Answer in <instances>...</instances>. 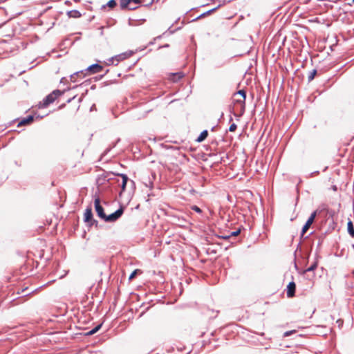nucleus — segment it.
Segmentation results:
<instances>
[{
    "instance_id": "nucleus-12",
    "label": "nucleus",
    "mask_w": 354,
    "mask_h": 354,
    "mask_svg": "<svg viewBox=\"0 0 354 354\" xmlns=\"http://www.w3.org/2000/svg\"><path fill=\"white\" fill-rule=\"evenodd\" d=\"M113 180H111V183H109V185H108L109 189H111V192H112L111 187L113 188L118 187V184L120 183V180L117 178L118 176H111Z\"/></svg>"
},
{
    "instance_id": "nucleus-38",
    "label": "nucleus",
    "mask_w": 354,
    "mask_h": 354,
    "mask_svg": "<svg viewBox=\"0 0 354 354\" xmlns=\"http://www.w3.org/2000/svg\"><path fill=\"white\" fill-rule=\"evenodd\" d=\"M322 241L321 239L319 240L318 243H317V250H316V256H317L318 254V252H319V246L322 245Z\"/></svg>"
},
{
    "instance_id": "nucleus-23",
    "label": "nucleus",
    "mask_w": 354,
    "mask_h": 354,
    "mask_svg": "<svg viewBox=\"0 0 354 354\" xmlns=\"http://www.w3.org/2000/svg\"><path fill=\"white\" fill-rule=\"evenodd\" d=\"M317 266H318V263H317V261H315L311 265L310 267H308L307 269H306L305 270H304V273H306V272H313L317 268Z\"/></svg>"
},
{
    "instance_id": "nucleus-61",
    "label": "nucleus",
    "mask_w": 354,
    "mask_h": 354,
    "mask_svg": "<svg viewBox=\"0 0 354 354\" xmlns=\"http://www.w3.org/2000/svg\"><path fill=\"white\" fill-rule=\"evenodd\" d=\"M352 248H353V250H354V244H353V245H352Z\"/></svg>"
},
{
    "instance_id": "nucleus-1",
    "label": "nucleus",
    "mask_w": 354,
    "mask_h": 354,
    "mask_svg": "<svg viewBox=\"0 0 354 354\" xmlns=\"http://www.w3.org/2000/svg\"><path fill=\"white\" fill-rule=\"evenodd\" d=\"M94 207L97 216L106 223H113L118 221L123 214L124 207H120L114 212L109 215H106L104 212V207L101 205V201L99 196H96L94 200Z\"/></svg>"
},
{
    "instance_id": "nucleus-59",
    "label": "nucleus",
    "mask_w": 354,
    "mask_h": 354,
    "mask_svg": "<svg viewBox=\"0 0 354 354\" xmlns=\"http://www.w3.org/2000/svg\"><path fill=\"white\" fill-rule=\"evenodd\" d=\"M75 2H79L80 0H74Z\"/></svg>"
},
{
    "instance_id": "nucleus-28",
    "label": "nucleus",
    "mask_w": 354,
    "mask_h": 354,
    "mask_svg": "<svg viewBox=\"0 0 354 354\" xmlns=\"http://www.w3.org/2000/svg\"><path fill=\"white\" fill-rule=\"evenodd\" d=\"M173 76H174V77H173V79H172V80H173V81L176 82V81H178V80H180V78H182L183 75H181V74H180V73H174V74H173Z\"/></svg>"
},
{
    "instance_id": "nucleus-40",
    "label": "nucleus",
    "mask_w": 354,
    "mask_h": 354,
    "mask_svg": "<svg viewBox=\"0 0 354 354\" xmlns=\"http://www.w3.org/2000/svg\"><path fill=\"white\" fill-rule=\"evenodd\" d=\"M319 174V171H315L313 172H311L308 177H313L315 175H317V174Z\"/></svg>"
},
{
    "instance_id": "nucleus-47",
    "label": "nucleus",
    "mask_w": 354,
    "mask_h": 354,
    "mask_svg": "<svg viewBox=\"0 0 354 354\" xmlns=\"http://www.w3.org/2000/svg\"><path fill=\"white\" fill-rule=\"evenodd\" d=\"M90 82H91V80H87L83 84H84L85 85H88Z\"/></svg>"
},
{
    "instance_id": "nucleus-27",
    "label": "nucleus",
    "mask_w": 354,
    "mask_h": 354,
    "mask_svg": "<svg viewBox=\"0 0 354 354\" xmlns=\"http://www.w3.org/2000/svg\"><path fill=\"white\" fill-rule=\"evenodd\" d=\"M64 91H65V90L64 91H60L59 89H55L52 93L54 95V96H56V98H57V97L61 96L62 95H63Z\"/></svg>"
},
{
    "instance_id": "nucleus-62",
    "label": "nucleus",
    "mask_w": 354,
    "mask_h": 354,
    "mask_svg": "<svg viewBox=\"0 0 354 354\" xmlns=\"http://www.w3.org/2000/svg\"><path fill=\"white\" fill-rule=\"evenodd\" d=\"M129 8H131V6H129ZM131 8H134L133 6H131Z\"/></svg>"
},
{
    "instance_id": "nucleus-26",
    "label": "nucleus",
    "mask_w": 354,
    "mask_h": 354,
    "mask_svg": "<svg viewBox=\"0 0 354 354\" xmlns=\"http://www.w3.org/2000/svg\"><path fill=\"white\" fill-rule=\"evenodd\" d=\"M138 273H141L140 270H139V269H136V270H134L131 273V274L129 275V280H132L133 278H135Z\"/></svg>"
},
{
    "instance_id": "nucleus-52",
    "label": "nucleus",
    "mask_w": 354,
    "mask_h": 354,
    "mask_svg": "<svg viewBox=\"0 0 354 354\" xmlns=\"http://www.w3.org/2000/svg\"><path fill=\"white\" fill-rule=\"evenodd\" d=\"M154 44V41H150V42H149V45H152V44Z\"/></svg>"
},
{
    "instance_id": "nucleus-2",
    "label": "nucleus",
    "mask_w": 354,
    "mask_h": 354,
    "mask_svg": "<svg viewBox=\"0 0 354 354\" xmlns=\"http://www.w3.org/2000/svg\"><path fill=\"white\" fill-rule=\"evenodd\" d=\"M115 174L116 173L112 171H104L102 174H99L96 178V185L97 188L99 189H109L108 185L113 180L111 176H115Z\"/></svg>"
},
{
    "instance_id": "nucleus-46",
    "label": "nucleus",
    "mask_w": 354,
    "mask_h": 354,
    "mask_svg": "<svg viewBox=\"0 0 354 354\" xmlns=\"http://www.w3.org/2000/svg\"><path fill=\"white\" fill-rule=\"evenodd\" d=\"M162 37V35H159V36H157L156 37L154 38V41H156V39H160Z\"/></svg>"
},
{
    "instance_id": "nucleus-8",
    "label": "nucleus",
    "mask_w": 354,
    "mask_h": 354,
    "mask_svg": "<svg viewBox=\"0 0 354 354\" xmlns=\"http://www.w3.org/2000/svg\"><path fill=\"white\" fill-rule=\"evenodd\" d=\"M296 284L292 281L286 287V295L288 298H292L295 295Z\"/></svg>"
},
{
    "instance_id": "nucleus-56",
    "label": "nucleus",
    "mask_w": 354,
    "mask_h": 354,
    "mask_svg": "<svg viewBox=\"0 0 354 354\" xmlns=\"http://www.w3.org/2000/svg\"><path fill=\"white\" fill-rule=\"evenodd\" d=\"M94 109V105H92V107H91V110Z\"/></svg>"
},
{
    "instance_id": "nucleus-54",
    "label": "nucleus",
    "mask_w": 354,
    "mask_h": 354,
    "mask_svg": "<svg viewBox=\"0 0 354 354\" xmlns=\"http://www.w3.org/2000/svg\"><path fill=\"white\" fill-rule=\"evenodd\" d=\"M94 109V105H92V107H91V110Z\"/></svg>"
},
{
    "instance_id": "nucleus-45",
    "label": "nucleus",
    "mask_w": 354,
    "mask_h": 354,
    "mask_svg": "<svg viewBox=\"0 0 354 354\" xmlns=\"http://www.w3.org/2000/svg\"><path fill=\"white\" fill-rule=\"evenodd\" d=\"M75 96H74V97H71V98H69L68 100H67L66 102H67V103H70V102H72V100L75 99Z\"/></svg>"
},
{
    "instance_id": "nucleus-49",
    "label": "nucleus",
    "mask_w": 354,
    "mask_h": 354,
    "mask_svg": "<svg viewBox=\"0 0 354 354\" xmlns=\"http://www.w3.org/2000/svg\"><path fill=\"white\" fill-rule=\"evenodd\" d=\"M65 4L70 6L71 5V2L70 1H66Z\"/></svg>"
},
{
    "instance_id": "nucleus-17",
    "label": "nucleus",
    "mask_w": 354,
    "mask_h": 354,
    "mask_svg": "<svg viewBox=\"0 0 354 354\" xmlns=\"http://www.w3.org/2000/svg\"><path fill=\"white\" fill-rule=\"evenodd\" d=\"M234 104H236V105H241V112L242 113H245V100H244L243 98L242 100H234Z\"/></svg>"
},
{
    "instance_id": "nucleus-53",
    "label": "nucleus",
    "mask_w": 354,
    "mask_h": 354,
    "mask_svg": "<svg viewBox=\"0 0 354 354\" xmlns=\"http://www.w3.org/2000/svg\"><path fill=\"white\" fill-rule=\"evenodd\" d=\"M232 120H233V119H232V116H230V122L232 121Z\"/></svg>"
},
{
    "instance_id": "nucleus-44",
    "label": "nucleus",
    "mask_w": 354,
    "mask_h": 354,
    "mask_svg": "<svg viewBox=\"0 0 354 354\" xmlns=\"http://www.w3.org/2000/svg\"><path fill=\"white\" fill-rule=\"evenodd\" d=\"M153 0H150V1L149 3H145V6L148 7V6H151L153 3Z\"/></svg>"
},
{
    "instance_id": "nucleus-63",
    "label": "nucleus",
    "mask_w": 354,
    "mask_h": 354,
    "mask_svg": "<svg viewBox=\"0 0 354 354\" xmlns=\"http://www.w3.org/2000/svg\"><path fill=\"white\" fill-rule=\"evenodd\" d=\"M352 2L354 3V0H352Z\"/></svg>"
},
{
    "instance_id": "nucleus-13",
    "label": "nucleus",
    "mask_w": 354,
    "mask_h": 354,
    "mask_svg": "<svg viewBox=\"0 0 354 354\" xmlns=\"http://www.w3.org/2000/svg\"><path fill=\"white\" fill-rule=\"evenodd\" d=\"M67 16L70 18H80L82 14L77 10H69L66 13Z\"/></svg>"
},
{
    "instance_id": "nucleus-41",
    "label": "nucleus",
    "mask_w": 354,
    "mask_h": 354,
    "mask_svg": "<svg viewBox=\"0 0 354 354\" xmlns=\"http://www.w3.org/2000/svg\"><path fill=\"white\" fill-rule=\"evenodd\" d=\"M337 323L338 324L339 327H342L343 325V320L339 319L338 320H337Z\"/></svg>"
},
{
    "instance_id": "nucleus-5",
    "label": "nucleus",
    "mask_w": 354,
    "mask_h": 354,
    "mask_svg": "<svg viewBox=\"0 0 354 354\" xmlns=\"http://www.w3.org/2000/svg\"><path fill=\"white\" fill-rule=\"evenodd\" d=\"M316 215H317V211H314L313 212L311 213L310 216L307 219L306 223L304 224V225L303 226V227L301 229V234H300L301 239H307L308 237V236L304 237V235H305L306 232H307V230H308V228L310 227V226L313 223V221L316 217Z\"/></svg>"
},
{
    "instance_id": "nucleus-6",
    "label": "nucleus",
    "mask_w": 354,
    "mask_h": 354,
    "mask_svg": "<svg viewBox=\"0 0 354 354\" xmlns=\"http://www.w3.org/2000/svg\"><path fill=\"white\" fill-rule=\"evenodd\" d=\"M55 100H56V96H54L53 93H50V94H48L44 98L42 102L39 103V108H46L49 104L54 102Z\"/></svg>"
},
{
    "instance_id": "nucleus-20",
    "label": "nucleus",
    "mask_w": 354,
    "mask_h": 354,
    "mask_svg": "<svg viewBox=\"0 0 354 354\" xmlns=\"http://www.w3.org/2000/svg\"><path fill=\"white\" fill-rule=\"evenodd\" d=\"M120 141V138H118L117 140L112 144V145L108 148H106L102 154V157L106 156L113 148H114L116 145Z\"/></svg>"
},
{
    "instance_id": "nucleus-29",
    "label": "nucleus",
    "mask_w": 354,
    "mask_h": 354,
    "mask_svg": "<svg viewBox=\"0 0 354 354\" xmlns=\"http://www.w3.org/2000/svg\"><path fill=\"white\" fill-rule=\"evenodd\" d=\"M84 72H85V70H81V71L74 73V75L76 77H84L85 76Z\"/></svg>"
},
{
    "instance_id": "nucleus-16",
    "label": "nucleus",
    "mask_w": 354,
    "mask_h": 354,
    "mask_svg": "<svg viewBox=\"0 0 354 354\" xmlns=\"http://www.w3.org/2000/svg\"><path fill=\"white\" fill-rule=\"evenodd\" d=\"M128 57H129V55L127 54V53H121V54L114 56V58H115V60L117 62L115 64V65L117 66L119 62L127 59Z\"/></svg>"
},
{
    "instance_id": "nucleus-4",
    "label": "nucleus",
    "mask_w": 354,
    "mask_h": 354,
    "mask_svg": "<svg viewBox=\"0 0 354 354\" xmlns=\"http://www.w3.org/2000/svg\"><path fill=\"white\" fill-rule=\"evenodd\" d=\"M115 176H118L122 178V181L118 184V187H120V191L118 193L119 197H122L123 193L126 191L129 178L125 174L116 173Z\"/></svg>"
},
{
    "instance_id": "nucleus-30",
    "label": "nucleus",
    "mask_w": 354,
    "mask_h": 354,
    "mask_svg": "<svg viewBox=\"0 0 354 354\" xmlns=\"http://www.w3.org/2000/svg\"><path fill=\"white\" fill-rule=\"evenodd\" d=\"M236 94L240 95L244 100L246 99V92L243 89L238 91Z\"/></svg>"
},
{
    "instance_id": "nucleus-50",
    "label": "nucleus",
    "mask_w": 354,
    "mask_h": 354,
    "mask_svg": "<svg viewBox=\"0 0 354 354\" xmlns=\"http://www.w3.org/2000/svg\"><path fill=\"white\" fill-rule=\"evenodd\" d=\"M224 161H225L224 157H221L220 162H224Z\"/></svg>"
},
{
    "instance_id": "nucleus-11",
    "label": "nucleus",
    "mask_w": 354,
    "mask_h": 354,
    "mask_svg": "<svg viewBox=\"0 0 354 354\" xmlns=\"http://www.w3.org/2000/svg\"><path fill=\"white\" fill-rule=\"evenodd\" d=\"M221 6V5H218V6L211 9V10H209L202 14H201L199 16H198L197 17L194 18L192 21H196L201 18H203L205 16H207L209 15H210L211 13H212L213 12L216 11L219 7Z\"/></svg>"
},
{
    "instance_id": "nucleus-32",
    "label": "nucleus",
    "mask_w": 354,
    "mask_h": 354,
    "mask_svg": "<svg viewBox=\"0 0 354 354\" xmlns=\"http://www.w3.org/2000/svg\"><path fill=\"white\" fill-rule=\"evenodd\" d=\"M289 347L288 345L284 344L283 343H280L278 346H276V348H279V350H283V348H288Z\"/></svg>"
},
{
    "instance_id": "nucleus-9",
    "label": "nucleus",
    "mask_w": 354,
    "mask_h": 354,
    "mask_svg": "<svg viewBox=\"0 0 354 354\" xmlns=\"http://www.w3.org/2000/svg\"><path fill=\"white\" fill-rule=\"evenodd\" d=\"M34 118L32 115H28L27 117L23 118L18 122L17 127L30 124L34 121Z\"/></svg>"
},
{
    "instance_id": "nucleus-37",
    "label": "nucleus",
    "mask_w": 354,
    "mask_h": 354,
    "mask_svg": "<svg viewBox=\"0 0 354 354\" xmlns=\"http://www.w3.org/2000/svg\"><path fill=\"white\" fill-rule=\"evenodd\" d=\"M133 2L134 3H136V4H139V3H145V0H130V3Z\"/></svg>"
},
{
    "instance_id": "nucleus-7",
    "label": "nucleus",
    "mask_w": 354,
    "mask_h": 354,
    "mask_svg": "<svg viewBox=\"0 0 354 354\" xmlns=\"http://www.w3.org/2000/svg\"><path fill=\"white\" fill-rule=\"evenodd\" d=\"M103 69V66L97 63L93 64L88 66L85 71L91 74L97 73Z\"/></svg>"
},
{
    "instance_id": "nucleus-55",
    "label": "nucleus",
    "mask_w": 354,
    "mask_h": 354,
    "mask_svg": "<svg viewBox=\"0 0 354 354\" xmlns=\"http://www.w3.org/2000/svg\"><path fill=\"white\" fill-rule=\"evenodd\" d=\"M94 109V105H92V107H91V110Z\"/></svg>"
},
{
    "instance_id": "nucleus-19",
    "label": "nucleus",
    "mask_w": 354,
    "mask_h": 354,
    "mask_svg": "<svg viewBox=\"0 0 354 354\" xmlns=\"http://www.w3.org/2000/svg\"><path fill=\"white\" fill-rule=\"evenodd\" d=\"M102 325L103 322L97 324L96 326H95L93 328H92L91 330L86 333V335H92L96 333L102 328Z\"/></svg>"
},
{
    "instance_id": "nucleus-22",
    "label": "nucleus",
    "mask_w": 354,
    "mask_h": 354,
    "mask_svg": "<svg viewBox=\"0 0 354 354\" xmlns=\"http://www.w3.org/2000/svg\"><path fill=\"white\" fill-rule=\"evenodd\" d=\"M240 233H241V229L239 228V229H238V230H236L235 231L232 232L230 235L221 236L220 237L221 239H228L231 236H238Z\"/></svg>"
},
{
    "instance_id": "nucleus-14",
    "label": "nucleus",
    "mask_w": 354,
    "mask_h": 354,
    "mask_svg": "<svg viewBox=\"0 0 354 354\" xmlns=\"http://www.w3.org/2000/svg\"><path fill=\"white\" fill-rule=\"evenodd\" d=\"M208 136V131L207 130H203L201 131L200 135L198 136V138L196 139V141L198 142H201L204 141L207 137Z\"/></svg>"
},
{
    "instance_id": "nucleus-10",
    "label": "nucleus",
    "mask_w": 354,
    "mask_h": 354,
    "mask_svg": "<svg viewBox=\"0 0 354 354\" xmlns=\"http://www.w3.org/2000/svg\"><path fill=\"white\" fill-rule=\"evenodd\" d=\"M129 4L130 0H120V5L122 10L128 9L129 10H134L138 8V6H135V8H129Z\"/></svg>"
},
{
    "instance_id": "nucleus-18",
    "label": "nucleus",
    "mask_w": 354,
    "mask_h": 354,
    "mask_svg": "<svg viewBox=\"0 0 354 354\" xmlns=\"http://www.w3.org/2000/svg\"><path fill=\"white\" fill-rule=\"evenodd\" d=\"M347 231L348 233L352 236L354 237V226L353 222L349 220L347 223Z\"/></svg>"
},
{
    "instance_id": "nucleus-51",
    "label": "nucleus",
    "mask_w": 354,
    "mask_h": 354,
    "mask_svg": "<svg viewBox=\"0 0 354 354\" xmlns=\"http://www.w3.org/2000/svg\"><path fill=\"white\" fill-rule=\"evenodd\" d=\"M95 85H93V86H91V89H95Z\"/></svg>"
},
{
    "instance_id": "nucleus-58",
    "label": "nucleus",
    "mask_w": 354,
    "mask_h": 354,
    "mask_svg": "<svg viewBox=\"0 0 354 354\" xmlns=\"http://www.w3.org/2000/svg\"><path fill=\"white\" fill-rule=\"evenodd\" d=\"M328 169V167H326L324 169V171H326Z\"/></svg>"
},
{
    "instance_id": "nucleus-43",
    "label": "nucleus",
    "mask_w": 354,
    "mask_h": 354,
    "mask_svg": "<svg viewBox=\"0 0 354 354\" xmlns=\"http://www.w3.org/2000/svg\"><path fill=\"white\" fill-rule=\"evenodd\" d=\"M104 75H105V74H104V75H100L99 77H95V81L99 80H101V79H102Z\"/></svg>"
},
{
    "instance_id": "nucleus-42",
    "label": "nucleus",
    "mask_w": 354,
    "mask_h": 354,
    "mask_svg": "<svg viewBox=\"0 0 354 354\" xmlns=\"http://www.w3.org/2000/svg\"><path fill=\"white\" fill-rule=\"evenodd\" d=\"M75 75L73 74H72L71 76H70V79H71V82H76V80H75Z\"/></svg>"
},
{
    "instance_id": "nucleus-15",
    "label": "nucleus",
    "mask_w": 354,
    "mask_h": 354,
    "mask_svg": "<svg viewBox=\"0 0 354 354\" xmlns=\"http://www.w3.org/2000/svg\"><path fill=\"white\" fill-rule=\"evenodd\" d=\"M117 5L115 0H109L106 4H104L101 6V10H104L106 7L110 9L114 8Z\"/></svg>"
},
{
    "instance_id": "nucleus-34",
    "label": "nucleus",
    "mask_w": 354,
    "mask_h": 354,
    "mask_svg": "<svg viewBox=\"0 0 354 354\" xmlns=\"http://www.w3.org/2000/svg\"><path fill=\"white\" fill-rule=\"evenodd\" d=\"M114 60H115V58H114V57H111L107 60V62H106V65L115 64Z\"/></svg>"
},
{
    "instance_id": "nucleus-48",
    "label": "nucleus",
    "mask_w": 354,
    "mask_h": 354,
    "mask_svg": "<svg viewBox=\"0 0 354 354\" xmlns=\"http://www.w3.org/2000/svg\"><path fill=\"white\" fill-rule=\"evenodd\" d=\"M169 46V44H165V45H164V46H160V47H159V48H168Z\"/></svg>"
},
{
    "instance_id": "nucleus-3",
    "label": "nucleus",
    "mask_w": 354,
    "mask_h": 354,
    "mask_svg": "<svg viewBox=\"0 0 354 354\" xmlns=\"http://www.w3.org/2000/svg\"><path fill=\"white\" fill-rule=\"evenodd\" d=\"M84 221L87 223L89 227L95 225L97 227L98 221L93 218L92 207L91 205L88 206L84 214Z\"/></svg>"
},
{
    "instance_id": "nucleus-33",
    "label": "nucleus",
    "mask_w": 354,
    "mask_h": 354,
    "mask_svg": "<svg viewBox=\"0 0 354 354\" xmlns=\"http://www.w3.org/2000/svg\"><path fill=\"white\" fill-rule=\"evenodd\" d=\"M239 113H233L235 117H238L239 118V117L242 116L244 114V113H242V112H241V105L239 106Z\"/></svg>"
},
{
    "instance_id": "nucleus-31",
    "label": "nucleus",
    "mask_w": 354,
    "mask_h": 354,
    "mask_svg": "<svg viewBox=\"0 0 354 354\" xmlns=\"http://www.w3.org/2000/svg\"><path fill=\"white\" fill-rule=\"evenodd\" d=\"M237 128V125L235 123H232L230 124L229 127V131L233 132Z\"/></svg>"
},
{
    "instance_id": "nucleus-25",
    "label": "nucleus",
    "mask_w": 354,
    "mask_h": 354,
    "mask_svg": "<svg viewBox=\"0 0 354 354\" xmlns=\"http://www.w3.org/2000/svg\"><path fill=\"white\" fill-rule=\"evenodd\" d=\"M317 73V71L316 69H313L309 73L308 76V82L313 80V79L315 78Z\"/></svg>"
},
{
    "instance_id": "nucleus-21",
    "label": "nucleus",
    "mask_w": 354,
    "mask_h": 354,
    "mask_svg": "<svg viewBox=\"0 0 354 354\" xmlns=\"http://www.w3.org/2000/svg\"><path fill=\"white\" fill-rule=\"evenodd\" d=\"M120 141V138H118L117 140L112 144V145L108 148H106L102 154V157L106 156L113 148H114L116 145Z\"/></svg>"
},
{
    "instance_id": "nucleus-35",
    "label": "nucleus",
    "mask_w": 354,
    "mask_h": 354,
    "mask_svg": "<svg viewBox=\"0 0 354 354\" xmlns=\"http://www.w3.org/2000/svg\"><path fill=\"white\" fill-rule=\"evenodd\" d=\"M192 210L195 211L197 213H201L202 212L201 209L199 207L196 206V205H194L192 207Z\"/></svg>"
},
{
    "instance_id": "nucleus-60",
    "label": "nucleus",
    "mask_w": 354,
    "mask_h": 354,
    "mask_svg": "<svg viewBox=\"0 0 354 354\" xmlns=\"http://www.w3.org/2000/svg\"><path fill=\"white\" fill-rule=\"evenodd\" d=\"M152 176H153V178H155L156 174H153Z\"/></svg>"
},
{
    "instance_id": "nucleus-24",
    "label": "nucleus",
    "mask_w": 354,
    "mask_h": 354,
    "mask_svg": "<svg viewBox=\"0 0 354 354\" xmlns=\"http://www.w3.org/2000/svg\"><path fill=\"white\" fill-rule=\"evenodd\" d=\"M128 183H129V192L131 194H133L136 191V183L133 180L129 179V181L128 182Z\"/></svg>"
},
{
    "instance_id": "nucleus-36",
    "label": "nucleus",
    "mask_w": 354,
    "mask_h": 354,
    "mask_svg": "<svg viewBox=\"0 0 354 354\" xmlns=\"http://www.w3.org/2000/svg\"><path fill=\"white\" fill-rule=\"evenodd\" d=\"M294 333H295V330L286 331L283 333V337H288Z\"/></svg>"
},
{
    "instance_id": "nucleus-39",
    "label": "nucleus",
    "mask_w": 354,
    "mask_h": 354,
    "mask_svg": "<svg viewBox=\"0 0 354 354\" xmlns=\"http://www.w3.org/2000/svg\"><path fill=\"white\" fill-rule=\"evenodd\" d=\"M145 185H146L147 187H149V188H150V189H152V188H153V182L149 179V185H148L147 183L145 184Z\"/></svg>"
},
{
    "instance_id": "nucleus-57",
    "label": "nucleus",
    "mask_w": 354,
    "mask_h": 354,
    "mask_svg": "<svg viewBox=\"0 0 354 354\" xmlns=\"http://www.w3.org/2000/svg\"><path fill=\"white\" fill-rule=\"evenodd\" d=\"M214 129H215V127H213L212 128V131H214Z\"/></svg>"
}]
</instances>
